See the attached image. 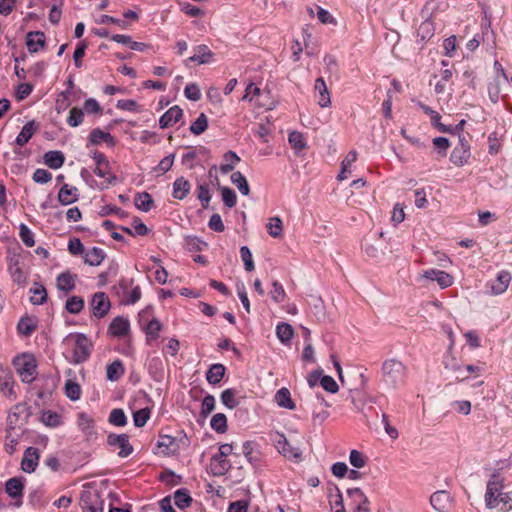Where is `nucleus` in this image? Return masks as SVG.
I'll return each instance as SVG.
<instances>
[{
	"label": "nucleus",
	"mask_w": 512,
	"mask_h": 512,
	"mask_svg": "<svg viewBox=\"0 0 512 512\" xmlns=\"http://www.w3.org/2000/svg\"><path fill=\"white\" fill-rule=\"evenodd\" d=\"M65 394L69 399L73 401L78 400L81 396L80 385L76 382H73L72 380H68L65 384Z\"/></svg>",
	"instance_id": "864d4df0"
},
{
	"label": "nucleus",
	"mask_w": 512,
	"mask_h": 512,
	"mask_svg": "<svg viewBox=\"0 0 512 512\" xmlns=\"http://www.w3.org/2000/svg\"><path fill=\"white\" fill-rule=\"evenodd\" d=\"M92 158L96 163V168L94 169V173L101 178H106L110 175V163L106 156L103 153L98 151H94L92 153Z\"/></svg>",
	"instance_id": "6ab92c4d"
},
{
	"label": "nucleus",
	"mask_w": 512,
	"mask_h": 512,
	"mask_svg": "<svg viewBox=\"0 0 512 512\" xmlns=\"http://www.w3.org/2000/svg\"><path fill=\"white\" fill-rule=\"evenodd\" d=\"M92 313L97 318H103L110 309V300L104 292H96L90 303Z\"/></svg>",
	"instance_id": "1a4fd4ad"
},
{
	"label": "nucleus",
	"mask_w": 512,
	"mask_h": 512,
	"mask_svg": "<svg viewBox=\"0 0 512 512\" xmlns=\"http://www.w3.org/2000/svg\"><path fill=\"white\" fill-rule=\"evenodd\" d=\"M211 428L218 433L227 431V418L223 413L215 414L210 421Z\"/></svg>",
	"instance_id": "49530a36"
},
{
	"label": "nucleus",
	"mask_w": 512,
	"mask_h": 512,
	"mask_svg": "<svg viewBox=\"0 0 512 512\" xmlns=\"http://www.w3.org/2000/svg\"><path fill=\"white\" fill-rule=\"evenodd\" d=\"M153 203L154 202L151 195L147 192H141L135 195L134 204L139 210L143 212L150 211Z\"/></svg>",
	"instance_id": "c9c22d12"
},
{
	"label": "nucleus",
	"mask_w": 512,
	"mask_h": 512,
	"mask_svg": "<svg viewBox=\"0 0 512 512\" xmlns=\"http://www.w3.org/2000/svg\"><path fill=\"white\" fill-rule=\"evenodd\" d=\"M77 276L70 272H64L57 276L56 286L59 290L69 293L75 289Z\"/></svg>",
	"instance_id": "412c9836"
},
{
	"label": "nucleus",
	"mask_w": 512,
	"mask_h": 512,
	"mask_svg": "<svg viewBox=\"0 0 512 512\" xmlns=\"http://www.w3.org/2000/svg\"><path fill=\"white\" fill-rule=\"evenodd\" d=\"M232 450H233V447L231 444H222L219 447V453L212 457L213 461L218 462V473L219 474L224 473L231 467L230 463L225 459V457L228 456L229 454H231Z\"/></svg>",
	"instance_id": "a211bd4d"
},
{
	"label": "nucleus",
	"mask_w": 512,
	"mask_h": 512,
	"mask_svg": "<svg viewBox=\"0 0 512 512\" xmlns=\"http://www.w3.org/2000/svg\"><path fill=\"white\" fill-rule=\"evenodd\" d=\"M348 497L352 500L354 505L362 503H370L367 496L360 488H349L347 490Z\"/></svg>",
	"instance_id": "13d9d810"
},
{
	"label": "nucleus",
	"mask_w": 512,
	"mask_h": 512,
	"mask_svg": "<svg viewBox=\"0 0 512 512\" xmlns=\"http://www.w3.org/2000/svg\"><path fill=\"white\" fill-rule=\"evenodd\" d=\"M276 336L283 344H287L294 336L292 326L286 322H281L276 326Z\"/></svg>",
	"instance_id": "72a5a7b5"
},
{
	"label": "nucleus",
	"mask_w": 512,
	"mask_h": 512,
	"mask_svg": "<svg viewBox=\"0 0 512 512\" xmlns=\"http://www.w3.org/2000/svg\"><path fill=\"white\" fill-rule=\"evenodd\" d=\"M190 183L183 177L177 178L173 183V197L179 200L184 199L190 191Z\"/></svg>",
	"instance_id": "2f4dec72"
},
{
	"label": "nucleus",
	"mask_w": 512,
	"mask_h": 512,
	"mask_svg": "<svg viewBox=\"0 0 512 512\" xmlns=\"http://www.w3.org/2000/svg\"><path fill=\"white\" fill-rule=\"evenodd\" d=\"M17 329L20 334L30 336L36 329V325L30 318H22L18 323Z\"/></svg>",
	"instance_id": "052dcab7"
},
{
	"label": "nucleus",
	"mask_w": 512,
	"mask_h": 512,
	"mask_svg": "<svg viewBox=\"0 0 512 512\" xmlns=\"http://www.w3.org/2000/svg\"><path fill=\"white\" fill-rule=\"evenodd\" d=\"M288 141L291 144V146L297 151H301L306 147L305 139L302 133L298 131L291 132L289 134Z\"/></svg>",
	"instance_id": "5fc2aeb1"
},
{
	"label": "nucleus",
	"mask_w": 512,
	"mask_h": 512,
	"mask_svg": "<svg viewBox=\"0 0 512 512\" xmlns=\"http://www.w3.org/2000/svg\"><path fill=\"white\" fill-rule=\"evenodd\" d=\"M270 296L276 303H280V302L284 301V299L286 297V292L280 282H278V281L272 282V289L270 290Z\"/></svg>",
	"instance_id": "680f3d73"
},
{
	"label": "nucleus",
	"mask_w": 512,
	"mask_h": 512,
	"mask_svg": "<svg viewBox=\"0 0 512 512\" xmlns=\"http://www.w3.org/2000/svg\"><path fill=\"white\" fill-rule=\"evenodd\" d=\"M236 390L228 388L221 393L220 399L224 406L233 409L239 405V401L235 398Z\"/></svg>",
	"instance_id": "79ce46f5"
},
{
	"label": "nucleus",
	"mask_w": 512,
	"mask_h": 512,
	"mask_svg": "<svg viewBox=\"0 0 512 512\" xmlns=\"http://www.w3.org/2000/svg\"><path fill=\"white\" fill-rule=\"evenodd\" d=\"M23 489V481L18 477L8 479L5 484V492L13 499L21 498L23 496Z\"/></svg>",
	"instance_id": "4be33fe9"
},
{
	"label": "nucleus",
	"mask_w": 512,
	"mask_h": 512,
	"mask_svg": "<svg viewBox=\"0 0 512 512\" xmlns=\"http://www.w3.org/2000/svg\"><path fill=\"white\" fill-rule=\"evenodd\" d=\"M267 230L271 237H273V238L281 237L282 233H283L282 220L278 216L270 218V221L267 224Z\"/></svg>",
	"instance_id": "c03bdc74"
},
{
	"label": "nucleus",
	"mask_w": 512,
	"mask_h": 512,
	"mask_svg": "<svg viewBox=\"0 0 512 512\" xmlns=\"http://www.w3.org/2000/svg\"><path fill=\"white\" fill-rule=\"evenodd\" d=\"M430 504L438 512H447L451 506V496L445 490L436 491L430 497Z\"/></svg>",
	"instance_id": "f8f14e48"
},
{
	"label": "nucleus",
	"mask_w": 512,
	"mask_h": 512,
	"mask_svg": "<svg viewBox=\"0 0 512 512\" xmlns=\"http://www.w3.org/2000/svg\"><path fill=\"white\" fill-rule=\"evenodd\" d=\"M226 368L223 364H213L206 373L207 381L212 384H218L225 375Z\"/></svg>",
	"instance_id": "c756f323"
},
{
	"label": "nucleus",
	"mask_w": 512,
	"mask_h": 512,
	"mask_svg": "<svg viewBox=\"0 0 512 512\" xmlns=\"http://www.w3.org/2000/svg\"><path fill=\"white\" fill-rule=\"evenodd\" d=\"M83 118V110L77 107H73L69 112L67 122L71 127H77L83 122Z\"/></svg>",
	"instance_id": "69168bd1"
},
{
	"label": "nucleus",
	"mask_w": 512,
	"mask_h": 512,
	"mask_svg": "<svg viewBox=\"0 0 512 512\" xmlns=\"http://www.w3.org/2000/svg\"><path fill=\"white\" fill-rule=\"evenodd\" d=\"M230 179L231 182L238 188L242 195L247 196L250 193V188L247 179L240 171L233 172Z\"/></svg>",
	"instance_id": "4c0bfd02"
},
{
	"label": "nucleus",
	"mask_w": 512,
	"mask_h": 512,
	"mask_svg": "<svg viewBox=\"0 0 512 512\" xmlns=\"http://www.w3.org/2000/svg\"><path fill=\"white\" fill-rule=\"evenodd\" d=\"M26 45L30 52L35 53L45 45L44 33L36 31L29 32L26 37Z\"/></svg>",
	"instance_id": "a878e982"
},
{
	"label": "nucleus",
	"mask_w": 512,
	"mask_h": 512,
	"mask_svg": "<svg viewBox=\"0 0 512 512\" xmlns=\"http://www.w3.org/2000/svg\"><path fill=\"white\" fill-rule=\"evenodd\" d=\"M65 161L64 154L61 151H48L44 155L45 164L51 169H59Z\"/></svg>",
	"instance_id": "cd10ccee"
},
{
	"label": "nucleus",
	"mask_w": 512,
	"mask_h": 512,
	"mask_svg": "<svg viewBox=\"0 0 512 512\" xmlns=\"http://www.w3.org/2000/svg\"><path fill=\"white\" fill-rule=\"evenodd\" d=\"M39 461V453L38 450L34 447H28L23 455L21 461V468L26 473H32L35 471L38 466Z\"/></svg>",
	"instance_id": "ddd939ff"
},
{
	"label": "nucleus",
	"mask_w": 512,
	"mask_h": 512,
	"mask_svg": "<svg viewBox=\"0 0 512 512\" xmlns=\"http://www.w3.org/2000/svg\"><path fill=\"white\" fill-rule=\"evenodd\" d=\"M107 444L109 446L118 447V456L121 458L130 456L134 451L133 446L129 442V436L127 434L110 433L107 436Z\"/></svg>",
	"instance_id": "39448f33"
},
{
	"label": "nucleus",
	"mask_w": 512,
	"mask_h": 512,
	"mask_svg": "<svg viewBox=\"0 0 512 512\" xmlns=\"http://www.w3.org/2000/svg\"><path fill=\"white\" fill-rule=\"evenodd\" d=\"M222 200L228 208H233L237 203V196L234 190L229 187L219 186Z\"/></svg>",
	"instance_id": "09e8293b"
},
{
	"label": "nucleus",
	"mask_w": 512,
	"mask_h": 512,
	"mask_svg": "<svg viewBox=\"0 0 512 512\" xmlns=\"http://www.w3.org/2000/svg\"><path fill=\"white\" fill-rule=\"evenodd\" d=\"M150 418V409L143 408L133 413V421L136 427H143Z\"/></svg>",
	"instance_id": "e2e57ef3"
},
{
	"label": "nucleus",
	"mask_w": 512,
	"mask_h": 512,
	"mask_svg": "<svg viewBox=\"0 0 512 512\" xmlns=\"http://www.w3.org/2000/svg\"><path fill=\"white\" fill-rule=\"evenodd\" d=\"M77 424L87 437L95 435L94 420L88 414H78Z\"/></svg>",
	"instance_id": "473e14b6"
},
{
	"label": "nucleus",
	"mask_w": 512,
	"mask_h": 512,
	"mask_svg": "<svg viewBox=\"0 0 512 512\" xmlns=\"http://www.w3.org/2000/svg\"><path fill=\"white\" fill-rule=\"evenodd\" d=\"M314 88L319 106L322 108L328 107L331 104V98L327 85L322 77L315 80Z\"/></svg>",
	"instance_id": "dca6fc26"
},
{
	"label": "nucleus",
	"mask_w": 512,
	"mask_h": 512,
	"mask_svg": "<svg viewBox=\"0 0 512 512\" xmlns=\"http://www.w3.org/2000/svg\"><path fill=\"white\" fill-rule=\"evenodd\" d=\"M14 366L25 383H31L35 379L36 363L32 355L24 354L14 360Z\"/></svg>",
	"instance_id": "20e7f679"
},
{
	"label": "nucleus",
	"mask_w": 512,
	"mask_h": 512,
	"mask_svg": "<svg viewBox=\"0 0 512 512\" xmlns=\"http://www.w3.org/2000/svg\"><path fill=\"white\" fill-rule=\"evenodd\" d=\"M511 280H512V276H511L510 272H508L506 270L500 271L497 274L495 281L491 285L492 294H494V295L503 294L507 290Z\"/></svg>",
	"instance_id": "f3484780"
},
{
	"label": "nucleus",
	"mask_w": 512,
	"mask_h": 512,
	"mask_svg": "<svg viewBox=\"0 0 512 512\" xmlns=\"http://www.w3.org/2000/svg\"><path fill=\"white\" fill-rule=\"evenodd\" d=\"M435 27L434 23L430 18L425 19L417 30V37L421 42H427L434 35Z\"/></svg>",
	"instance_id": "7c9ffc66"
},
{
	"label": "nucleus",
	"mask_w": 512,
	"mask_h": 512,
	"mask_svg": "<svg viewBox=\"0 0 512 512\" xmlns=\"http://www.w3.org/2000/svg\"><path fill=\"white\" fill-rule=\"evenodd\" d=\"M91 343L83 334L75 336V346L73 349V362L80 364L85 362L90 356Z\"/></svg>",
	"instance_id": "423d86ee"
},
{
	"label": "nucleus",
	"mask_w": 512,
	"mask_h": 512,
	"mask_svg": "<svg viewBox=\"0 0 512 512\" xmlns=\"http://www.w3.org/2000/svg\"><path fill=\"white\" fill-rule=\"evenodd\" d=\"M84 307V300L80 296H71L66 301V309L72 314H78Z\"/></svg>",
	"instance_id": "8fccbe9b"
},
{
	"label": "nucleus",
	"mask_w": 512,
	"mask_h": 512,
	"mask_svg": "<svg viewBox=\"0 0 512 512\" xmlns=\"http://www.w3.org/2000/svg\"><path fill=\"white\" fill-rule=\"evenodd\" d=\"M213 52L207 45H198L194 48V55L186 60L188 62H197L198 64H207L213 57Z\"/></svg>",
	"instance_id": "aec40b11"
},
{
	"label": "nucleus",
	"mask_w": 512,
	"mask_h": 512,
	"mask_svg": "<svg viewBox=\"0 0 512 512\" xmlns=\"http://www.w3.org/2000/svg\"><path fill=\"white\" fill-rule=\"evenodd\" d=\"M19 230V236L22 242L27 247H33L35 245L34 235L32 231L28 228V226L22 223L19 227Z\"/></svg>",
	"instance_id": "0e129e2a"
},
{
	"label": "nucleus",
	"mask_w": 512,
	"mask_h": 512,
	"mask_svg": "<svg viewBox=\"0 0 512 512\" xmlns=\"http://www.w3.org/2000/svg\"><path fill=\"white\" fill-rule=\"evenodd\" d=\"M161 328V322L158 319L153 318L146 326V334L151 339H156L158 338Z\"/></svg>",
	"instance_id": "338daca9"
},
{
	"label": "nucleus",
	"mask_w": 512,
	"mask_h": 512,
	"mask_svg": "<svg viewBox=\"0 0 512 512\" xmlns=\"http://www.w3.org/2000/svg\"><path fill=\"white\" fill-rule=\"evenodd\" d=\"M503 481L493 474L487 483L485 504L489 509H499L501 512L512 510V489L503 491Z\"/></svg>",
	"instance_id": "f257e3e1"
},
{
	"label": "nucleus",
	"mask_w": 512,
	"mask_h": 512,
	"mask_svg": "<svg viewBox=\"0 0 512 512\" xmlns=\"http://www.w3.org/2000/svg\"><path fill=\"white\" fill-rule=\"evenodd\" d=\"M183 116V110L175 105L168 109L160 118L159 125L162 129L168 128L177 123Z\"/></svg>",
	"instance_id": "2eb2a0df"
},
{
	"label": "nucleus",
	"mask_w": 512,
	"mask_h": 512,
	"mask_svg": "<svg viewBox=\"0 0 512 512\" xmlns=\"http://www.w3.org/2000/svg\"><path fill=\"white\" fill-rule=\"evenodd\" d=\"M105 252L98 247H93L84 253V262L90 266H99L105 259Z\"/></svg>",
	"instance_id": "bb28decb"
},
{
	"label": "nucleus",
	"mask_w": 512,
	"mask_h": 512,
	"mask_svg": "<svg viewBox=\"0 0 512 512\" xmlns=\"http://www.w3.org/2000/svg\"><path fill=\"white\" fill-rule=\"evenodd\" d=\"M208 127V118L204 113H201L198 118L191 124L190 131L194 135H200L206 131Z\"/></svg>",
	"instance_id": "de8ad7c7"
},
{
	"label": "nucleus",
	"mask_w": 512,
	"mask_h": 512,
	"mask_svg": "<svg viewBox=\"0 0 512 512\" xmlns=\"http://www.w3.org/2000/svg\"><path fill=\"white\" fill-rule=\"evenodd\" d=\"M470 158V146L465 138H459V144L453 149L450 160L456 166H463Z\"/></svg>",
	"instance_id": "9d476101"
},
{
	"label": "nucleus",
	"mask_w": 512,
	"mask_h": 512,
	"mask_svg": "<svg viewBox=\"0 0 512 512\" xmlns=\"http://www.w3.org/2000/svg\"><path fill=\"white\" fill-rule=\"evenodd\" d=\"M275 447L277 448L278 452L287 459L294 461H299L301 459V450L298 447H293L283 434H277V439H275Z\"/></svg>",
	"instance_id": "0eeeda50"
},
{
	"label": "nucleus",
	"mask_w": 512,
	"mask_h": 512,
	"mask_svg": "<svg viewBox=\"0 0 512 512\" xmlns=\"http://www.w3.org/2000/svg\"><path fill=\"white\" fill-rule=\"evenodd\" d=\"M357 159V152L352 150L350 151L346 157L344 158V160L342 161L341 163V171L340 173L338 174V179L339 180H344L347 178V175L346 173H351V166L352 164L356 161Z\"/></svg>",
	"instance_id": "58836bf2"
},
{
	"label": "nucleus",
	"mask_w": 512,
	"mask_h": 512,
	"mask_svg": "<svg viewBox=\"0 0 512 512\" xmlns=\"http://www.w3.org/2000/svg\"><path fill=\"white\" fill-rule=\"evenodd\" d=\"M174 502L179 509H185L191 505L192 498L186 489H179L174 493Z\"/></svg>",
	"instance_id": "a19ab883"
},
{
	"label": "nucleus",
	"mask_w": 512,
	"mask_h": 512,
	"mask_svg": "<svg viewBox=\"0 0 512 512\" xmlns=\"http://www.w3.org/2000/svg\"><path fill=\"white\" fill-rule=\"evenodd\" d=\"M18 443L19 435H14L12 433V430H9V428H7V435L4 444L5 451L10 455L13 454L16 450V446L18 445Z\"/></svg>",
	"instance_id": "bf43d9fd"
},
{
	"label": "nucleus",
	"mask_w": 512,
	"mask_h": 512,
	"mask_svg": "<svg viewBox=\"0 0 512 512\" xmlns=\"http://www.w3.org/2000/svg\"><path fill=\"white\" fill-rule=\"evenodd\" d=\"M81 508L84 512H103V502L97 493L85 491L80 499Z\"/></svg>",
	"instance_id": "9b49d317"
},
{
	"label": "nucleus",
	"mask_w": 512,
	"mask_h": 512,
	"mask_svg": "<svg viewBox=\"0 0 512 512\" xmlns=\"http://www.w3.org/2000/svg\"><path fill=\"white\" fill-rule=\"evenodd\" d=\"M275 401L282 408L289 410H294L296 408L295 403L291 399L290 391L287 388L283 387L276 392Z\"/></svg>",
	"instance_id": "c85d7f7f"
},
{
	"label": "nucleus",
	"mask_w": 512,
	"mask_h": 512,
	"mask_svg": "<svg viewBox=\"0 0 512 512\" xmlns=\"http://www.w3.org/2000/svg\"><path fill=\"white\" fill-rule=\"evenodd\" d=\"M124 374V367L120 360H116L107 366L106 376L110 381H117Z\"/></svg>",
	"instance_id": "ea45409f"
},
{
	"label": "nucleus",
	"mask_w": 512,
	"mask_h": 512,
	"mask_svg": "<svg viewBox=\"0 0 512 512\" xmlns=\"http://www.w3.org/2000/svg\"><path fill=\"white\" fill-rule=\"evenodd\" d=\"M30 293L32 294L30 301L34 305H41L47 300V291L45 287L39 283H35L34 286L30 288Z\"/></svg>",
	"instance_id": "f704fd0d"
},
{
	"label": "nucleus",
	"mask_w": 512,
	"mask_h": 512,
	"mask_svg": "<svg viewBox=\"0 0 512 512\" xmlns=\"http://www.w3.org/2000/svg\"><path fill=\"white\" fill-rule=\"evenodd\" d=\"M89 141L93 145H98L101 142H106L108 144H114V139L110 133L104 132L99 128L93 129L90 132Z\"/></svg>",
	"instance_id": "e433bc0d"
},
{
	"label": "nucleus",
	"mask_w": 512,
	"mask_h": 512,
	"mask_svg": "<svg viewBox=\"0 0 512 512\" xmlns=\"http://www.w3.org/2000/svg\"><path fill=\"white\" fill-rule=\"evenodd\" d=\"M215 409V398L213 395H206L202 400L201 415L207 417Z\"/></svg>",
	"instance_id": "774afa93"
},
{
	"label": "nucleus",
	"mask_w": 512,
	"mask_h": 512,
	"mask_svg": "<svg viewBox=\"0 0 512 512\" xmlns=\"http://www.w3.org/2000/svg\"><path fill=\"white\" fill-rule=\"evenodd\" d=\"M28 417L27 408L23 404L15 405L7 418V428L15 430L25 424Z\"/></svg>",
	"instance_id": "6e6552de"
},
{
	"label": "nucleus",
	"mask_w": 512,
	"mask_h": 512,
	"mask_svg": "<svg viewBox=\"0 0 512 512\" xmlns=\"http://www.w3.org/2000/svg\"><path fill=\"white\" fill-rule=\"evenodd\" d=\"M189 445L188 437L182 432L179 436L160 435L157 446L165 455L177 454L181 449Z\"/></svg>",
	"instance_id": "7ed1b4c3"
},
{
	"label": "nucleus",
	"mask_w": 512,
	"mask_h": 512,
	"mask_svg": "<svg viewBox=\"0 0 512 512\" xmlns=\"http://www.w3.org/2000/svg\"><path fill=\"white\" fill-rule=\"evenodd\" d=\"M349 462L353 467L360 469L366 465L367 458L362 452L353 449L350 451Z\"/></svg>",
	"instance_id": "6e6d98bb"
},
{
	"label": "nucleus",
	"mask_w": 512,
	"mask_h": 512,
	"mask_svg": "<svg viewBox=\"0 0 512 512\" xmlns=\"http://www.w3.org/2000/svg\"><path fill=\"white\" fill-rule=\"evenodd\" d=\"M9 271L11 273V276L14 280V282L18 284H22L25 282L26 277L24 275V272L22 271L21 266L19 265L18 259H11V263L9 265Z\"/></svg>",
	"instance_id": "a18cd8bd"
},
{
	"label": "nucleus",
	"mask_w": 512,
	"mask_h": 512,
	"mask_svg": "<svg viewBox=\"0 0 512 512\" xmlns=\"http://www.w3.org/2000/svg\"><path fill=\"white\" fill-rule=\"evenodd\" d=\"M334 490L336 494L333 496L332 492H329L330 505L333 512H345L343 497L340 489L337 486H334Z\"/></svg>",
	"instance_id": "37998d69"
},
{
	"label": "nucleus",
	"mask_w": 512,
	"mask_h": 512,
	"mask_svg": "<svg viewBox=\"0 0 512 512\" xmlns=\"http://www.w3.org/2000/svg\"><path fill=\"white\" fill-rule=\"evenodd\" d=\"M41 420L49 427H57L61 423L60 415L53 411H44L41 415Z\"/></svg>",
	"instance_id": "4d7b16f0"
},
{
	"label": "nucleus",
	"mask_w": 512,
	"mask_h": 512,
	"mask_svg": "<svg viewBox=\"0 0 512 512\" xmlns=\"http://www.w3.org/2000/svg\"><path fill=\"white\" fill-rule=\"evenodd\" d=\"M130 323L128 319L117 316L109 325L108 332L113 337H123L129 333Z\"/></svg>",
	"instance_id": "4468645a"
},
{
	"label": "nucleus",
	"mask_w": 512,
	"mask_h": 512,
	"mask_svg": "<svg viewBox=\"0 0 512 512\" xmlns=\"http://www.w3.org/2000/svg\"><path fill=\"white\" fill-rule=\"evenodd\" d=\"M38 126L34 120L27 122L18 136L16 137L15 143L18 146H24L29 140L33 137L34 133L37 131Z\"/></svg>",
	"instance_id": "5701e85b"
},
{
	"label": "nucleus",
	"mask_w": 512,
	"mask_h": 512,
	"mask_svg": "<svg viewBox=\"0 0 512 512\" xmlns=\"http://www.w3.org/2000/svg\"><path fill=\"white\" fill-rule=\"evenodd\" d=\"M109 422L114 426L122 427L127 424V417L122 409L116 408L110 412Z\"/></svg>",
	"instance_id": "603ef678"
},
{
	"label": "nucleus",
	"mask_w": 512,
	"mask_h": 512,
	"mask_svg": "<svg viewBox=\"0 0 512 512\" xmlns=\"http://www.w3.org/2000/svg\"><path fill=\"white\" fill-rule=\"evenodd\" d=\"M407 366L397 358L386 359L381 367V380L389 390H397L406 383Z\"/></svg>",
	"instance_id": "f03ea898"
},
{
	"label": "nucleus",
	"mask_w": 512,
	"mask_h": 512,
	"mask_svg": "<svg viewBox=\"0 0 512 512\" xmlns=\"http://www.w3.org/2000/svg\"><path fill=\"white\" fill-rule=\"evenodd\" d=\"M264 95V92L261 91L260 88L254 86L253 83H250L245 90V94L242 97L243 101H257V105L260 107H264L266 109H272L270 106L263 103L260 98Z\"/></svg>",
	"instance_id": "393cba45"
},
{
	"label": "nucleus",
	"mask_w": 512,
	"mask_h": 512,
	"mask_svg": "<svg viewBox=\"0 0 512 512\" xmlns=\"http://www.w3.org/2000/svg\"><path fill=\"white\" fill-rule=\"evenodd\" d=\"M78 190L76 187L64 184L58 193V200L62 205H69L78 200Z\"/></svg>",
	"instance_id": "b1692460"
},
{
	"label": "nucleus",
	"mask_w": 512,
	"mask_h": 512,
	"mask_svg": "<svg viewBox=\"0 0 512 512\" xmlns=\"http://www.w3.org/2000/svg\"><path fill=\"white\" fill-rule=\"evenodd\" d=\"M185 245L188 251L190 252H200L203 251L204 248L207 247V243L202 241L196 236H189L185 240Z\"/></svg>",
	"instance_id": "3c124183"
}]
</instances>
